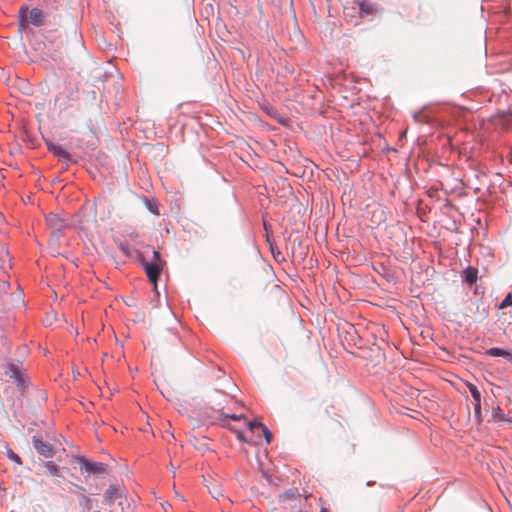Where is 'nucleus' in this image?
<instances>
[{"mask_svg": "<svg viewBox=\"0 0 512 512\" xmlns=\"http://www.w3.org/2000/svg\"><path fill=\"white\" fill-rule=\"evenodd\" d=\"M305 499L299 494L297 488H292L280 495L279 506L270 512H303L302 507Z\"/></svg>", "mask_w": 512, "mask_h": 512, "instance_id": "obj_1", "label": "nucleus"}, {"mask_svg": "<svg viewBox=\"0 0 512 512\" xmlns=\"http://www.w3.org/2000/svg\"><path fill=\"white\" fill-rule=\"evenodd\" d=\"M142 267L150 282L153 283L155 290L157 289V281L163 270L164 263L148 262L144 259L141 260Z\"/></svg>", "mask_w": 512, "mask_h": 512, "instance_id": "obj_2", "label": "nucleus"}, {"mask_svg": "<svg viewBox=\"0 0 512 512\" xmlns=\"http://www.w3.org/2000/svg\"><path fill=\"white\" fill-rule=\"evenodd\" d=\"M5 375L13 379L20 390H24L27 386L26 375L18 368L17 365L10 363L5 366Z\"/></svg>", "mask_w": 512, "mask_h": 512, "instance_id": "obj_3", "label": "nucleus"}, {"mask_svg": "<svg viewBox=\"0 0 512 512\" xmlns=\"http://www.w3.org/2000/svg\"><path fill=\"white\" fill-rule=\"evenodd\" d=\"M354 4L358 6V16H374L379 12V8L375 3L368 0H354Z\"/></svg>", "mask_w": 512, "mask_h": 512, "instance_id": "obj_4", "label": "nucleus"}, {"mask_svg": "<svg viewBox=\"0 0 512 512\" xmlns=\"http://www.w3.org/2000/svg\"><path fill=\"white\" fill-rule=\"evenodd\" d=\"M32 443L38 454L50 458L53 456V448L50 444L42 441L39 435H34L32 437Z\"/></svg>", "mask_w": 512, "mask_h": 512, "instance_id": "obj_5", "label": "nucleus"}, {"mask_svg": "<svg viewBox=\"0 0 512 512\" xmlns=\"http://www.w3.org/2000/svg\"><path fill=\"white\" fill-rule=\"evenodd\" d=\"M81 469H85L88 473L101 474L105 471V465L101 462H90L84 458L79 459Z\"/></svg>", "mask_w": 512, "mask_h": 512, "instance_id": "obj_6", "label": "nucleus"}, {"mask_svg": "<svg viewBox=\"0 0 512 512\" xmlns=\"http://www.w3.org/2000/svg\"><path fill=\"white\" fill-rule=\"evenodd\" d=\"M122 495L118 488L110 486L104 493V501L106 504L112 506L116 500H121Z\"/></svg>", "mask_w": 512, "mask_h": 512, "instance_id": "obj_7", "label": "nucleus"}, {"mask_svg": "<svg viewBox=\"0 0 512 512\" xmlns=\"http://www.w3.org/2000/svg\"><path fill=\"white\" fill-rule=\"evenodd\" d=\"M29 22L34 26H41L45 23V15L39 8H33L29 11Z\"/></svg>", "mask_w": 512, "mask_h": 512, "instance_id": "obj_8", "label": "nucleus"}, {"mask_svg": "<svg viewBox=\"0 0 512 512\" xmlns=\"http://www.w3.org/2000/svg\"><path fill=\"white\" fill-rule=\"evenodd\" d=\"M227 419H232V420H235V421H239V420H245L246 418L242 414H240V415H237V414H224V413L218 412V415L213 418L212 423H219L220 425H222L224 427H227L228 426L226 424V420Z\"/></svg>", "mask_w": 512, "mask_h": 512, "instance_id": "obj_9", "label": "nucleus"}, {"mask_svg": "<svg viewBox=\"0 0 512 512\" xmlns=\"http://www.w3.org/2000/svg\"><path fill=\"white\" fill-rule=\"evenodd\" d=\"M48 150L58 158L70 159V154L61 146L52 142L47 143Z\"/></svg>", "mask_w": 512, "mask_h": 512, "instance_id": "obj_10", "label": "nucleus"}, {"mask_svg": "<svg viewBox=\"0 0 512 512\" xmlns=\"http://www.w3.org/2000/svg\"><path fill=\"white\" fill-rule=\"evenodd\" d=\"M486 354L491 357H503L509 361H512V352L502 348L492 347L486 350Z\"/></svg>", "mask_w": 512, "mask_h": 512, "instance_id": "obj_11", "label": "nucleus"}, {"mask_svg": "<svg viewBox=\"0 0 512 512\" xmlns=\"http://www.w3.org/2000/svg\"><path fill=\"white\" fill-rule=\"evenodd\" d=\"M46 222L47 224L56 229V230H60L62 229L64 226H65V223L63 221V219H61L57 214L55 213H49L47 216H46Z\"/></svg>", "mask_w": 512, "mask_h": 512, "instance_id": "obj_12", "label": "nucleus"}, {"mask_svg": "<svg viewBox=\"0 0 512 512\" xmlns=\"http://www.w3.org/2000/svg\"><path fill=\"white\" fill-rule=\"evenodd\" d=\"M477 278L478 270L476 268L469 266L463 271V279L469 285L476 283Z\"/></svg>", "mask_w": 512, "mask_h": 512, "instance_id": "obj_13", "label": "nucleus"}, {"mask_svg": "<svg viewBox=\"0 0 512 512\" xmlns=\"http://www.w3.org/2000/svg\"><path fill=\"white\" fill-rule=\"evenodd\" d=\"M207 488L213 498L219 499L220 497H224L222 488L217 482H211L210 485H207Z\"/></svg>", "mask_w": 512, "mask_h": 512, "instance_id": "obj_14", "label": "nucleus"}, {"mask_svg": "<svg viewBox=\"0 0 512 512\" xmlns=\"http://www.w3.org/2000/svg\"><path fill=\"white\" fill-rule=\"evenodd\" d=\"M344 13L352 18L358 15V6L354 4V0L344 6Z\"/></svg>", "mask_w": 512, "mask_h": 512, "instance_id": "obj_15", "label": "nucleus"}, {"mask_svg": "<svg viewBox=\"0 0 512 512\" xmlns=\"http://www.w3.org/2000/svg\"><path fill=\"white\" fill-rule=\"evenodd\" d=\"M118 248L127 257H131V256H133V254H139V252L137 250L131 248L129 245H127L125 243H120L118 245Z\"/></svg>", "mask_w": 512, "mask_h": 512, "instance_id": "obj_16", "label": "nucleus"}, {"mask_svg": "<svg viewBox=\"0 0 512 512\" xmlns=\"http://www.w3.org/2000/svg\"><path fill=\"white\" fill-rule=\"evenodd\" d=\"M492 418L495 422L505 421V414L500 407H494L492 409Z\"/></svg>", "mask_w": 512, "mask_h": 512, "instance_id": "obj_17", "label": "nucleus"}, {"mask_svg": "<svg viewBox=\"0 0 512 512\" xmlns=\"http://www.w3.org/2000/svg\"><path fill=\"white\" fill-rule=\"evenodd\" d=\"M44 466H45V468H46L47 472H48L50 475H52V476H58V471H59V469H58V466H57L54 462H52V461H47V462H45Z\"/></svg>", "mask_w": 512, "mask_h": 512, "instance_id": "obj_18", "label": "nucleus"}, {"mask_svg": "<svg viewBox=\"0 0 512 512\" xmlns=\"http://www.w3.org/2000/svg\"><path fill=\"white\" fill-rule=\"evenodd\" d=\"M6 455L11 461L15 462L16 464H18V465L22 464V460H21L20 456L18 454H16L11 448H9V447L6 448Z\"/></svg>", "mask_w": 512, "mask_h": 512, "instance_id": "obj_19", "label": "nucleus"}, {"mask_svg": "<svg viewBox=\"0 0 512 512\" xmlns=\"http://www.w3.org/2000/svg\"><path fill=\"white\" fill-rule=\"evenodd\" d=\"M468 388H469V391H470L474 401L475 402H480L481 401V394H480L478 388L474 384H469Z\"/></svg>", "mask_w": 512, "mask_h": 512, "instance_id": "obj_20", "label": "nucleus"}, {"mask_svg": "<svg viewBox=\"0 0 512 512\" xmlns=\"http://www.w3.org/2000/svg\"><path fill=\"white\" fill-rule=\"evenodd\" d=\"M259 429L262 430L263 436L267 443L271 442L272 439V433L271 431L263 424H259Z\"/></svg>", "mask_w": 512, "mask_h": 512, "instance_id": "obj_21", "label": "nucleus"}, {"mask_svg": "<svg viewBox=\"0 0 512 512\" xmlns=\"http://www.w3.org/2000/svg\"><path fill=\"white\" fill-rule=\"evenodd\" d=\"M509 306H512V293H508L505 296L503 301L500 303L499 308L500 309H504V308H507Z\"/></svg>", "mask_w": 512, "mask_h": 512, "instance_id": "obj_22", "label": "nucleus"}, {"mask_svg": "<svg viewBox=\"0 0 512 512\" xmlns=\"http://www.w3.org/2000/svg\"><path fill=\"white\" fill-rule=\"evenodd\" d=\"M58 2V0H44L45 7L50 10H57L58 5H55Z\"/></svg>", "mask_w": 512, "mask_h": 512, "instance_id": "obj_23", "label": "nucleus"}, {"mask_svg": "<svg viewBox=\"0 0 512 512\" xmlns=\"http://www.w3.org/2000/svg\"><path fill=\"white\" fill-rule=\"evenodd\" d=\"M227 428H229L231 431H233L236 434L237 439L240 440L241 442H246L247 441L245 436H244V434H243V432H241L239 430H235V429H233L230 426H227Z\"/></svg>", "mask_w": 512, "mask_h": 512, "instance_id": "obj_24", "label": "nucleus"}, {"mask_svg": "<svg viewBox=\"0 0 512 512\" xmlns=\"http://www.w3.org/2000/svg\"><path fill=\"white\" fill-rule=\"evenodd\" d=\"M151 262L163 263V261L160 258V254H159L158 251H156V250L153 251V259H152Z\"/></svg>", "mask_w": 512, "mask_h": 512, "instance_id": "obj_25", "label": "nucleus"}, {"mask_svg": "<svg viewBox=\"0 0 512 512\" xmlns=\"http://www.w3.org/2000/svg\"><path fill=\"white\" fill-rule=\"evenodd\" d=\"M259 424H262V423L251 421V422L247 423V426H248L249 430H254L255 428H259Z\"/></svg>", "mask_w": 512, "mask_h": 512, "instance_id": "obj_26", "label": "nucleus"}, {"mask_svg": "<svg viewBox=\"0 0 512 512\" xmlns=\"http://www.w3.org/2000/svg\"><path fill=\"white\" fill-rule=\"evenodd\" d=\"M118 505L121 507V510L123 511L124 510V503L126 502V499L122 496V499L121 500H116Z\"/></svg>", "mask_w": 512, "mask_h": 512, "instance_id": "obj_27", "label": "nucleus"}, {"mask_svg": "<svg viewBox=\"0 0 512 512\" xmlns=\"http://www.w3.org/2000/svg\"><path fill=\"white\" fill-rule=\"evenodd\" d=\"M474 409H475V412H476V413H479V412H480V409H481V401H480V402H475V404H474Z\"/></svg>", "mask_w": 512, "mask_h": 512, "instance_id": "obj_28", "label": "nucleus"}, {"mask_svg": "<svg viewBox=\"0 0 512 512\" xmlns=\"http://www.w3.org/2000/svg\"><path fill=\"white\" fill-rule=\"evenodd\" d=\"M48 16L52 17L54 19V21H56V18H57L56 14H52L51 12H48Z\"/></svg>", "mask_w": 512, "mask_h": 512, "instance_id": "obj_29", "label": "nucleus"}, {"mask_svg": "<svg viewBox=\"0 0 512 512\" xmlns=\"http://www.w3.org/2000/svg\"><path fill=\"white\" fill-rule=\"evenodd\" d=\"M20 15H24L26 13V9L24 8H21L20 11H19Z\"/></svg>", "mask_w": 512, "mask_h": 512, "instance_id": "obj_30", "label": "nucleus"}, {"mask_svg": "<svg viewBox=\"0 0 512 512\" xmlns=\"http://www.w3.org/2000/svg\"><path fill=\"white\" fill-rule=\"evenodd\" d=\"M320 512H329V510L327 508H325V507H322Z\"/></svg>", "mask_w": 512, "mask_h": 512, "instance_id": "obj_31", "label": "nucleus"}, {"mask_svg": "<svg viewBox=\"0 0 512 512\" xmlns=\"http://www.w3.org/2000/svg\"><path fill=\"white\" fill-rule=\"evenodd\" d=\"M111 512H119L117 509H112Z\"/></svg>", "mask_w": 512, "mask_h": 512, "instance_id": "obj_32", "label": "nucleus"}, {"mask_svg": "<svg viewBox=\"0 0 512 512\" xmlns=\"http://www.w3.org/2000/svg\"><path fill=\"white\" fill-rule=\"evenodd\" d=\"M1 332H2V331L0 330V333H1Z\"/></svg>", "mask_w": 512, "mask_h": 512, "instance_id": "obj_33", "label": "nucleus"}]
</instances>
